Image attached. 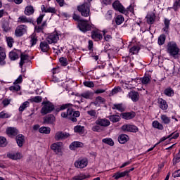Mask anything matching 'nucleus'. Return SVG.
Returning <instances> with one entry per match:
<instances>
[{
  "label": "nucleus",
  "instance_id": "f257e3e1",
  "mask_svg": "<svg viewBox=\"0 0 180 180\" xmlns=\"http://www.w3.org/2000/svg\"><path fill=\"white\" fill-rule=\"evenodd\" d=\"M77 11L84 18H88L91 13V4L84 2L77 6Z\"/></svg>",
  "mask_w": 180,
  "mask_h": 180
},
{
  "label": "nucleus",
  "instance_id": "f03ea898",
  "mask_svg": "<svg viewBox=\"0 0 180 180\" xmlns=\"http://www.w3.org/2000/svg\"><path fill=\"white\" fill-rule=\"evenodd\" d=\"M167 53L172 56V57L178 56L179 53V48H178V45H176V43L174 41H170L167 44Z\"/></svg>",
  "mask_w": 180,
  "mask_h": 180
},
{
  "label": "nucleus",
  "instance_id": "7ed1b4c3",
  "mask_svg": "<svg viewBox=\"0 0 180 180\" xmlns=\"http://www.w3.org/2000/svg\"><path fill=\"white\" fill-rule=\"evenodd\" d=\"M42 104L44 106L41 109V115H47V113H51L54 110V105L49 101L43 102Z\"/></svg>",
  "mask_w": 180,
  "mask_h": 180
},
{
  "label": "nucleus",
  "instance_id": "20e7f679",
  "mask_svg": "<svg viewBox=\"0 0 180 180\" xmlns=\"http://www.w3.org/2000/svg\"><path fill=\"white\" fill-rule=\"evenodd\" d=\"M78 27L81 32H83V33H86V32H89V30H91L92 26L88 23V20H80V22L78 23Z\"/></svg>",
  "mask_w": 180,
  "mask_h": 180
},
{
  "label": "nucleus",
  "instance_id": "39448f33",
  "mask_svg": "<svg viewBox=\"0 0 180 180\" xmlns=\"http://www.w3.org/2000/svg\"><path fill=\"white\" fill-rule=\"evenodd\" d=\"M68 137H70V134L63 131H58L55 134L54 136V139L56 141H61L63 140H65V139H68Z\"/></svg>",
  "mask_w": 180,
  "mask_h": 180
},
{
  "label": "nucleus",
  "instance_id": "423d86ee",
  "mask_svg": "<svg viewBox=\"0 0 180 180\" xmlns=\"http://www.w3.org/2000/svg\"><path fill=\"white\" fill-rule=\"evenodd\" d=\"M51 149L56 154H61L63 153V142H57L51 145Z\"/></svg>",
  "mask_w": 180,
  "mask_h": 180
},
{
  "label": "nucleus",
  "instance_id": "0eeeda50",
  "mask_svg": "<svg viewBox=\"0 0 180 180\" xmlns=\"http://www.w3.org/2000/svg\"><path fill=\"white\" fill-rule=\"evenodd\" d=\"M74 115V109L69 108L67 110V112H64L61 113L62 117H68L72 122H77V118L72 117Z\"/></svg>",
  "mask_w": 180,
  "mask_h": 180
},
{
  "label": "nucleus",
  "instance_id": "6e6552de",
  "mask_svg": "<svg viewBox=\"0 0 180 180\" xmlns=\"http://www.w3.org/2000/svg\"><path fill=\"white\" fill-rule=\"evenodd\" d=\"M121 129L122 131H130L131 133H137V131H139V128L131 124H124Z\"/></svg>",
  "mask_w": 180,
  "mask_h": 180
},
{
  "label": "nucleus",
  "instance_id": "1a4fd4ad",
  "mask_svg": "<svg viewBox=\"0 0 180 180\" xmlns=\"http://www.w3.org/2000/svg\"><path fill=\"white\" fill-rule=\"evenodd\" d=\"M112 8L115 11H118V12H120L121 13H127V11L124 8L123 5H122V4H120V1H119L118 0L115 1L112 4Z\"/></svg>",
  "mask_w": 180,
  "mask_h": 180
},
{
  "label": "nucleus",
  "instance_id": "9d476101",
  "mask_svg": "<svg viewBox=\"0 0 180 180\" xmlns=\"http://www.w3.org/2000/svg\"><path fill=\"white\" fill-rule=\"evenodd\" d=\"M27 29V27L25 25L18 26L16 28L15 32V36H17V37H20L23 36V34H25V33H26Z\"/></svg>",
  "mask_w": 180,
  "mask_h": 180
},
{
  "label": "nucleus",
  "instance_id": "9b49d317",
  "mask_svg": "<svg viewBox=\"0 0 180 180\" xmlns=\"http://www.w3.org/2000/svg\"><path fill=\"white\" fill-rule=\"evenodd\" d=\"M88 165V160L86 158L79 159L75 162L76 168H85Z\"/></svg>",
  "mask_w": 180,
  "mask_h": 180
},
{
  "label": "nucleus",
  "instance_id": "f8f14e48",
  "mask_svg": "<svg viewBox=\"0 0 180 180\" xmlns=\"http://www.w3.org/2000/svg\"><path fill=\"white\" fill-rule=\"evenodd\" d=\"M96 124L101 126L102 127H108V126H110V121L105 118H98V120H96Z\"/></svg>",
  "mask_w": 180,
  "mask_h": 180
},
{
  "label": "nucleus",
  "instance_id": "ddd939ff",
  "mask_svg": "<svg viewBox=\"0 0 180 180\" xmlns=\"http://www.w3.org/2000/svg\"><path fill=\"white\" fill-rule=\"evenodd\" d=\"M58 39H60L58 37V34L53 33L48 36L46 41L49 44H53V43H57V41H58Z\"/></svg>",
  "mask_w": 180,
  "mask_h": 180
},
{
  "label": "nucleus",
  "instance_id": "4468645a",
  "mask_svg": "<svg viewBox=\"0 0 180 180\" xmlns=\"http://www.w3.org/2000/svg\"><path fill=\"white\" fill-rule=\"evenodd\" d=\"M54 122H56V117L51 114L44 117V124H53Z\"/></svg>",
  "mask_w": 180,
  "mask_h": 180
},
{
  "label": "nucleus",
  "instance_id": "2eb2a0df",
  "mask_svg": "<svg viewBox=\"0 0 180 180\" xmlns=\"http://www.w3.org/2000/svg\"><path fill=\"white\" fill-rule=\"evenodd\" d=\"M6 58V53H5V50L0 47V65H5L6 64V61L5 59Z\"/></svg>",
  "mask_w": 180,
  "mask_h": 180
},
{
  "label": "nucleus",
  "instance_id": "dca6fc26",
  "mask_svg": "<svg viewBox=\"0 0 180 180\" xmlns=\"http://www.w3.org/2000/svg\"><path fill=\"white\" fill-rule=\"evenodd\" d=\"M129 97L131 99L133 102H137L140 99V95L139 92L135 91H131L129 93Z\"/></svg>",
  "mask_w": 180,
  "mask_h": 180
},
{
  "label": "nucleus",
  "instance_id": "f3484780",
  "mask_svg": "<svg viewBox=\"0 0 180 180\" xmlns=\"http://www.w3.org/2000/svg\"><path fill=\"white\" fill-rule=\"evenodd\" d=\"M91 39H93V40H95L96 41H99V40H102V39H103V37L102 36V34H101L99 32L92 31Z\"/></svg>",
  "mask_w": 180,
  "mask_h": 180
},
{
  "label": "nucleus",
  "instance_id": "a211bd4d",
  "mask_svg": "<svg viewBox=\"0 0 180 180\" xmlns=\"http://www.w3.org/2000/svg\"><path fill=\"white\" fill-rule=\"evenodd\" d=\"M16 143L18 147H23V144H25V136L22 134H18L15 137Z\"/></svg>",
  "mask_w": 180,
  "mask_h": 180
},
{
  "label": "nucleus",
  "instance_id": "6ab92c4d",
  "mask_svg": "<svg viewBox=\"0 0 180 180\" xmlns=\"http://www.w3.org/2000/svg\"><path fill=\"white\" fill-rule=\"evenodd\" d=\"M136 113L134 112H123L121 114V117L122 119H125V120H130V119H133L135 117Z\"/></svg>",
  "mask_w": 180,
  "mask_h": 180
},
{
  "label": "nucleus",
  "instance_id": "aec40b11",
  "mask_svg": "<svg viewBox=\"0 0 180 180\" xmlns=\"http://www.w3.org/2000/svg\"><path fill=\"white\" fill-rule=\"evenodd\" d=\"M8 136H18L19 131L15 127H8L6 129Z\"/></svg>",
  "mask_w": 180,
  "mask_h": 180
},
{
  "label": "nucleus",
  "instance_id": "412c9836",
  "mask_svg": "<svg viewBox=\"0 0 180 180\" xmlns=\"http://www.w3.org/2000/svg\"><path fill=\"white\" fill-rule=\"evenodd\" d=\"M124 176H129V172H126V170L122 172H118L115 174L113 178L115 179H119L120 178H124Z\"/></svg>",
  "mask_w": 180,
  "mask_h": 180
},
{
  "label": "nucleus",
  "instance_id": "4be33fe9",
  "mask_svg": "<svg viewBox=\"0 0 180 180\" xmlns=\"http://www.w3.org/2000/svg\"><path fill=\"white\" fill-rule=\"evenodd\" d=\"M18 20L20 23H33V19L27 18L25 15H21L18 18Z\"/></svg>",
  "mask_w": 180,
  "mask_h": 180
},
{
  "label": "nucleus",
  "instance_id": "5701e85b",
  "mask_svg": "<svg viewBox=\"0 0 180 180\" xmlns=\"http://www.w3.org/2000/svg\"><path fill=\"white\" fill-rule=\"evenodd\" d=\"M39 47L43 53H47L50 50V46L46 41L41 42Z\"/></svg>",
  "mask_w": 180,
  "mask_h": 180
},
{
  "label": "nucleus",
  "instance_id": "b1692460",
  "mask_svg": "<svg viewBox=\"0 0 180 180\" xmlns=\"http://www.w3.org/2000/svg\"><path fill=\"white\" fill-rule=\"evenodd\" d=\"M84 147V143L79 141H74L70 145V150H74L75 148H78Z\"/></svg>",
  "mask_w": 180,
  "mask_h": 180
},
{
  "label": "nucleus",
  "instance_id": "393cba45",
  "mask_svg": "<svg viewBox=\"0 0 180 180\" xmlns=\"http://www.w3.org/2000/svg\"><path fill=\"white\" fill-rule=\"evenodd\" d=\"M8 158H10V160H20V153H7Z\"/></svg>",
  "mask_w": 180,
  "mask_h": 180
},
{
  "label": "nucleus",
  "instance_id": "a878e982",
  "mask_svg": "<svg viewBox=\"0 0 180 180\" xmlns=\"http://www.w3.org/2000/svg\"><path fill=\"white\" fill-rule=\"evenodd\" d=\"M159 105L160 109L162 110H167L168 109V104L167 103V101L162 98L159 99Z\"/></svg>",
  "mask_w": 180,
  "mask_h": 180
},
{
  "label": "nucleus",
  "instance_id": "bb28decb",
  "mask_svg": "<svg viewBox=\"0 0 180 180\" xmlns=\"http://www.w3.org/2000/svg\"><path fill=\"white\" fill-rule=\"evenodd\" d=\"M129 140V136L126 134H121L118 137V141L120 143V144H124L125 143H127V141Z\"/></svg>",
  "mask_w": 180,
  "mask_h": 180
},
{
  "label": "nucleus",
  "instance_id": "cd10ccee",
  "mask_svg": "<svg viewBox=\"0 0 180 180\" xmlns=\"http://www.w3.org/2000/svg\"><path fill=\"white\" fill-rule=\"evenodd\" d=\"M25 13L27 16H30L34 13V8L32 6H28L25 8Z\"/></svg>",
  "mask_w": 180,
  "mask_h": 180
},
{
  "label": "nucleus",
  "instance_id": "c85d7f7f",
  "mask_svg": "<svg viewBox=\"0 0 180 180\" xmlns=\"http://www.w3.org/2000/svg\"><path fill=\"white\" fill-rule=\"evenodd\" d=\"M146 19H147V22L149 25H153V23H154V21L155 20V14L154 13L148 14L146 16Z\"/></svg>",
  "mask_w": 180,
  "mask_h": 180
},
{
  "label": "nucleus",
  "instance_id": "c756f323",
  "mask_svg": "<svg viewBox=\"0 0 180 180\" xmlns=\"http://www.w3.org/2000/svg\"><path fill=\"white\" fill-rule=\"evenodd\" d=\"M160 119L164 124H169L171 123V117H169L167 115H161Z\"/></svg>",
  "mask_w": 180,
  "mask_h": 180
},
{
  "label": "nucleus",
  "instance_id": "7c9ffc66",
  "mask_svg": "<svg viewBox=\"0 0 180 180\" xmlns=\"http://www.w3.org/2000/svg\"><path fill=\"white\" fill-rule=\"evenodd\" d=\"M51 129L49 127H42L39 128V133H42L44 134H50Z\"/></svg>",
  "mask_w": 180,
  "mask_h": 180
},
{
  "label": "nucleus",
  "instance_id": "2f4dec72",
  "mask_svg": "<svg viewBox=\"0 0 180 180\" xmlns=\"http://www.w3.org/2000/svg\"><path fill=\"white\" fill-rule=\"evenodd\" d=\"M164 94L167 96H174V95H175V92L171 87L166 89L164 91Z\"/></svg>",
  "mask_w": 180,
  "mask_h": 180
},
{
  "label": "nucleus",
  "instance_id": "473e14b6",
  "mask_svg": "<svg viewBox=\"0 0 180 180\" xmlns=\"http://www.w3.org/2000/svg\"><path fill=\"white\" fill-rule=\"evenodd\" d=\"M9 58L11 61H15V60H18L19 58V55L13 51H11L9 53Z\"/></svg>",
  "mask_w": 180,
  "mask_h": 180
},
{
  "label": "nucleus",
  "instance_id": "72a5a7b5",
  "mask_svg": "<svg viewBox=\"0 0 180 180\" xmlns=\"http://www.w3.org/2000/svg\"><path fill=\"white\" fill-rule=\"evenodd\" d=\"M153 127L158 130H164V126L158 121H154L153 122Z\"/></svg>",
  "mask_w": 180,
  "mask_h": 180
},
{
  "label": "nucleus",
  "instance_id": "f704fd0d",
  "mask_svg": "<svg viewBox=\"0 0 180 180\" xmlns=\"http://www.w3.org/2000/svg\"><path fill=\"white\" fill-rule=\"evenodd\" d=\"M103 143H105V144H108V146H110L111 147H113L115 146V142L113 140L110 138H105L102 140Z\"/></svg>",
  "mask_w": 180,
  "mask_h": 180
},
{
  "label": "nucleus",
  "instance_id": "c9c22d12",
  "mask_svg": "<svg viewBox=\"0 0 180 180\" xmlns=\"http://www.w3.org/2000/svg\"><path fill=\"white\" fill-rule=\"evenodd\" d=\"M30 43H31V47H33V46H36L37 43V37L34 34H32L30 37Z\"/></svg>",
  "mask_w": 180,
  "mask_h": 180
},
{
  "label": "nucleus",
  "instance_id": "e433bc0d",
  "mask_svg": "<svg viewBox=\"0 0 180 180\" xmlns=\"http://www.w3.org/2000/svg\"><path fill=\"white\" fill-rule=\"evenodd\" d=\"M27 58H29V56L21 53L20 67H23V64H25V60H27Z\"/></svg>",
  "mask_w": 180,
  "mask_h": 180
},
{
  "label": "nucleus",
  "instance_id": "4c0bfd02",
  "mask_svg": "<svg viewBox=\"0 0 180 180\" xmlns=\"http://www.w3.org/2000/svg\"><path fill=\"white\" fill-rule=\"evenodd\" d=\"M109 119L110 120V122H112V123H117V122H119V120H120V116L119 115H110L109 117Z\"/></svg>",
  "mask_w": 180,
  "mask_h": 180
},
{
  "label": "nucleus",
  "instance_id": "58836bf2",
  "mask_svg": "<svg viewBox=\"0 0 180 180\" xmlns=\"http://www.w3.org/2000/svg\"><path fill=\"white\" fill-rule=\"evenodd\" d=\"M2 27H3L4 32H9V30H11V27H9V22L4 21L3 22Z\"/></svg>",
  "mask_w": 180,
  "mask_h": 180
},
{
  "label": "nucleus",
  "instance_id": "ea45409f",
  "mask_svg": "<svg viewBox=\"0 0 180 180\" xmlns=\"http://www.w3.org/2000/svg\"><path fill=\"white\" fill-rule=\"evenodd\" d=\"M84 127L81 126V125H77L75 127L74 130L75 133H79V134H82L84 133Z\"/></svg>",
  "mask_w": 180,
  "mask_h": 180
},
{
  "label": "nucleus",
  "instance_id": "a19ab883",
  "mask_svg": "<svg viewBox=\"0 0 180 180\" xmlns=\"http://www.w3.org/2000/svg\"><path fill=\"white\" fill-rule=\"evenodd\" d=\"M6 146H8L6 138L0 136V147H6Z\"/></svg>",
  "mask_w": 180,
  "mask_h": 180
},
{
  "label": "nucleus",
  "instance_id": "79ce46f5",
  "mask_svg": "<svg viewBox=\"0 0 180 180\" xmlns=\"http://www.w3.org/2000/svg\"><path fill=\"white\" fill-rule=\"evenodd\" d=\"M124 21V18H123V15H117L115 18V23L117 25H122L123 22Z\"/></svg>",
  "mask_w": 180,
  "mask_h": 180
},
{
  "label": "nucleus",
  "instance_id": "37998d69",
  "mask_svg": "<svg viewBox=\"0 0 180 180\" xmlns=\"http://www.w3.org/2000/svg\"><path fill=\"white\" fill-rule=\"evenodd\" d=\"M6 42L8 46L11 48H12L13 46V38H12L11 37H6Z\"/></svg>",
  "mask_w": 180,
  "mask_h": 180
},
{
  "label": "nucleus",
  "instance_id": "c03bdc74",
  "mask_svg": "<svg viewBox=\"0 0 180 180\" xmlns=\"http://www.w3.org/2000/svg\"><path fill=\"white\" fill-rule=\"evenodd\" d=\"M9 89L13 92H18L20 91V86L19 84H14V86H10Z\"/></svg>",
  "mask_w": 180,
  "mask_h": 180
},
{
  "label": "nucleus",
  "instance_id": "a18cd8bd",
  "mask_svg": "<svg viewBox=\"0 0 180 180\" xmlns=\"http://www.w3.org/2000/svg\"><path fill=\"white\" fill-rule=\"evenodd\" d=\"M82 98L84 99H91L92 98V93L89 91H86V93H83L81 94Z\"/></svg>",
  "mask_w": 180,
  "mask_h": 180
},
{
  "label": "nucleus",
  "instance_id": "49530a36",
  "mask_svg": "<svg viewBox=\"0 0 180 180\" xmlns=\"http://www.w3.org/2000/svg\"><path fill=\"white\" fill-rule=\"evenodd\" d=\"M158 43L160 46H162L165 43V35L162 34L159 37Z\"/></svg>",
  "mask_w": 180,
  "mask_h": 180
},
{
  "label": "nucleus",
  "instance_id": "de8ad7c7",
  "mask_svg": "<svg viewBox=\"0 0 180 180\" xmlns=\"http://www.w3.org/2000/svg\"><path fill=\"white\" fill-rule=\"evenodd\" d=\"M42 98L40 96H37L30 99V102H35V103H40L41 102Z\"/></svg>",
  "mask_w": 180,
  "mask_h": 180
},
{
  "label": "nucleus",
  "instance_id": "09e8293b",
  "mask_svg": "<svg viewBox=\"0 0 180 180\" xmlns=\"http://www.w3.org/2000/svg\"><path fill=\"white\" fill-rule=\"evenodd\" d=\"M29 107V102L25 101L24 102L19 108V112H23L26 108Z\"/></svg>",
  "mask_w": 180,
  "mask_h": 180
},
{
  "label": "nucleus",
  "instance_id": "8fccbe9b",
  "mask_svg": "<svg viewBox=\"0 0 180 180\" xmlns=\"http://www.w3.org/2000/svg\"><path fill=\"white\" fill-rule=\"evenodd\" d=\"M168 29H169V20L165 18V27L163 28L164 32L166 33L168 32Z\"/></svg>",
  "mask_w": 180,
  "mask_h": 180
},
{
  "label": "nucleus",
  "instance_id": "3c124183",
  "mask_svg": "<svg viewBox=\"0 0 180 180\" xmlns=\"http://www.w3.org/2000/svg\"><path fill=\"white\" fill-rule=\"evenodd\" d=\"M83 84L84 86H87V88H94V86H95L94 82L85 81Z\"/></svg>",
  "mask_w": 180,
  "mask_h": 180
},
{
  "label": "nucleus",
  "instance_id": "603ef678",
  "mask_svg": "<svg viewBox=\"0 0 180 180\" xmlns=\"http://www.w3.org/2000/svg\"><path fill=\"white\" fill-rule=\"evenodd\" d=\"M179 137V133L173 132L170 135L167 136V139H170V140H172L174 139V140Z\"/></svg>",
  "mask_w": 180,
  "mask_h": 180
},
{
  "label": "nucleus",
  "instance_id": "864d4df0",
  "mask_svg": "<svg viewBox=\"0 0 180 180\" xmlns=\"http://www.w3.org/2000/svg\"><path fill=\"white\" fill-rule=\"evenodd\" d=\"M70 106H72V104L71 103L63 104L60 106L59 109L57 110V111L60 112V110H64V109H67L68 108H70Z\"/></svg>",
  "mask_w": 180,
  "mask_h": 180
},
{
  "label": "nucleus",
  "instance_id": "5fc2aeb1",
  "mask_svg": "<svg viewBox=\"0 0 180 180\" xmlns=\"http://www.w3.org/2000/svg\"><path fill=\"white\" fill-rule=\"evenodd\" d=\"M139 50L140 49H139L137 46H133L129 49V53H131L132 54H137Z\"/></svg>",
  "mask_w": 180,
  "mask_h": 180
},
{
  "label": "nucleus",
  "instance_id": "6e6d98bb",
  "mask_svg": "<svg viewBox=\"0 0 180 180\" xmlns=\"http://www.w3.org/2000/svg\"><path fill=\"white\" fill-rule=\"evenodd\" d=\"M56 12H57V11L56 10L55 8H53V7H49L45 11L46 13H56Z\"/></svg>",
  "mask_w": 180,
  "mask_h": 180
},
{
  "label": "nucleus",
  "instance_id": "4d7b16f0",
  "mask_svg": "<svg viewBox=\"0 0 180 180\" xmlns=\"http://www.w3.org/2000/svg\"><path fill=\"white\" fill-rule=\"evenodd\" d=\"M85 178H86L85 176V175L84 174H79V175H77V176H75L72 179L73 180H82V179H85Z\"/></svg>",
  "mask_w": 180,
  "mask_h": 180
},
{
  "label": "nucleus",
  "instance_id": "13d9d810",
  "mask_svg": "<svg viewBox=\"0 0 180 180\" xmlns=\"http://www.w3.org/2000/svg\"><path fill=\"white\" fill-rule=\"evenodd\" d=\"M174 164H178V162H180V153L177 154L176 157L173 159Z\"/></svg>",
  "mask_w": 180,
  "mask_h": 180
},
{
  "label": "nucleus",
  "instance_id": "bf43d9fd",
  "mask_svg": "<svg viewBox=\"0 0 180 180\" xmlns=\"http://www.w3.org/2000/svg\"><path fill=\"white\" fill-rule=\"evenodd\" d=\"M112 109H117V110H120V112H123V107L120 104H115Z\"/></svg>",
  "mask_w": 180,
  "mask_h": 180
},
{
  "label": "nucleus",
  "instance_id": "052dcab7",
  "mask_svg": "<svg viewBox=\"0 0 180 180\" xmlns=\"http://www.w3.org/2000/svg\"><path fill=\"white\" fill-rule=\"evenodd\" d=\"M59 61L64 67L67 65V58L62 57L59 59Z\"/></svg>",
  "mask_w": 180,
  "mask_h": 180
},
{
  "label": "nucleus",
  "instance_id": "680f3d73",
  "mask_svg": "<svg viewBox=\"0 0 180 180\" xmlns=\"http://www.w3.org/2000/svg\"><path fill=\"white\" fill-rule=\"evenodd\" d=\"M141 82H142V84L147 85V84H148V82H150V77H143L141 80Z\"/></svg>",
  "mask_w": 180,
  "mask_h": 180
},
{
  "label": "nucleus",
  "instance_id": "e2e57ef3",
  "mask_svg": "<svg viewBox=\"0 0 180 180\" xmlns=\"http://www.w3.org/2000/svg\"><path fill=\"white\" fill-rule=\"evenodd\" d=\"M73 19L74 20H76L77 22H81V20H84L82 19H81V17L75 13L73 14Z\"/></svg>",
  "mask_w": 180,
  "mask_h": 180
},
{
  "label": "nucleus",
  "instance_id": "0e129e2a",
  "mask_svg": "<svg viewBox=\"0 0 180 180\" xmlns=\"http://www.w3.org/2000/svg\"><path fill=\"white\" fill-rule=\"evenodd\" d=\"M8 117H9V115L8 113H5L4 112H0L1 119H8Z\"/></svg>",
  "mask_w": 180,
  "mask_h": 180
},
{
  "label": "nucleus",
  "instance_id": "69168bd1",
  "mask_svg": "<svg viewBox=\"0 0 180 180\" xmlns=\"http://www.w3.org/2000/svg\"><path fill=\"white\" fill-rule=\"evenodd\" d=\"M172 176L173 178H179L180 176V169L175 171L173 174H172Z\"/></svg>",
  "mask_w": 180,
  "mask_h": 180
},
{
  "label": "nucleus",
  "instance_id": "338daca9",
  "mask_svg": "<svg viewBox=\"0 0 180 180\" xmlns=\"http://www.w3.org/2000/svg\"><path fill=\"white\" fill-rule=\"evenodd\" d=\"M14 85H18V84H22V75H20L18 78L13 82Z\"/></svg>",
  "mask_w": 180,
  "mask_h": 180
},
{
  "label": "nucleus",
  "instance_id": "774afa93",
  "mask_svg": "<svg viewBox=\"0 0 180 180\" xmlns=\"http://www.w3.org/2000/svg\"><path fill=\"white\" fill-rule=\"evenodd\" d=\"M174 9L176 11V8H180V0H176L174 4Z\"/></svg>",
  "mask_w": 180,
  "mask_h": 180
}]
</instances>
